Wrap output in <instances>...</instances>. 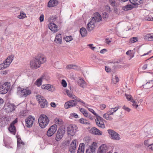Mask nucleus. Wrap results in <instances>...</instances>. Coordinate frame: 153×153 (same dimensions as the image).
<instances>
[{"mask_svg": "<svg viewBox=\"0 0 153 153\" xmlns=\"http://www.w3.org/2000/svg\"><path fill=\"white\" fill-rule=\"evenodd\" d=\"M58 4V1L56 0H50L48 3V6L49 7H52L57 5Z\"/></svg>", "mask_w": 153, "mask_h": 153, "instance_id": "5701e85b", "label": "nucleus"}, {"mask_svg": "<svg viewBox=\"0 0 153 153\" xmlns=\"http://www.w3.org/2000/svg\"><path fill=\"white\" fill-rule=\"evenodd\" d=\"M66 68L68 69H73L74 70H79L80 69L79 67L76 65L72 64L68 65Z\"/></svg>", "mask_w": 153, "mask_h": 153, "instance_id": "a878e982", "label": "nucleus"}, {"mask_svg": "<svg viewBox=\"0 0 153 153\" xmlns=\"http://www.w3.org/2000/svg\"><path fill=\"white\" fill-rule=\"evenodd\" d=\"M85 117H86L89 118L91 120H93L92 116L91 114L88 113Z\"/></svg>", "mask_w": 153, "mask_h": 153, "instance_id": "3c124183", "label": "nucleus"}, {"mask_svg": "<svg viewBox=\"0 0 153 153\" xmlns=\"http://www.w3.org/2000/svg\"><path fill=\"white\" fill-rule=\"evenodd\" d=\"M108 131L111 139L118 140L120 139V135L114 130L109 129L108 130Z\"/></svg>", "mask_w": 153, "mask_h": 153, "instance_id": "0eeeda50", "label": "nucleus"}, {"mask_svg": "<svg viewBox=\"0 0 153 153\" xmlns=\"http://www.w3.org/2000/svg\"><path fill=\"white\" fill-rule=\"evenodd\" d=\"M58 18V17L57 15H54L50 17L48 19H56Z\"/></svg>", "mask_w": 153, "mask_h": 153, "instance_id": "864d4df0", "label": "nucleus"}, {"mask_svg": "<svg viewBox=\"0 0 153 153\" xmlns=\"http://www.w3.org/2000/svg\"><path fill=\"white\" fill-rule=\"evenodd\" d=\"M25 17H26V14L23 11L21 12L20 13V15L18 16V18L20 19H23Z\"/></svg>", "mask_w": 153, "mask_h": 153, "instance_id": "ea45409f", "label": "nucleus"}, {"mask_svg": "<svg viewBox=\"0 0 153 153\" xmlns=\"http://www.w3.org/2000/svg\"><path fill=\"white\" fill-rule=\"evenodd\" d=\"M48 118L45 115L40 116L38 119L39 126L42 128H45L49 123Z\"/></svg>", "mask_w": 153, "mask_h": 153, "instance_id": "f03ea898", "label": "nucleus"}, {"mask_svg": "<svg viewBox=\"0 0 153 153\" xmlns=\"http://www.w3.org/2000/svg\"><path fill=\"white\" fill-rule=\"evenodd\" d=\"M14 57V55H13L9 56L3 63L0 65V70L5 68L9 66L13 60Z\"/></svg>", "mask_w": 153, "mask_h": 153, "instance_id": "7ed1b4c3", "label": "nucleus"}, {"mask_svg": "<svg viewBox=\"0 0 153 153\" xmlns=\"http://www.w3.org/2000/svg\"><path fill=\"white\" fill-rule=\"evenodd\" d=\"M80 122L82 123L85 124H89V123L86 120L84 119L83 118L80 119L79 120Z\"/></svg>", "mask_w": 153, "mask_h": 153, "instance_id": "a18cd8bd", "label": "nucleus"}, {"mask_svg": "<svg viewBox=\"0 0 153 153\" xmlns=\"http://www.w3.org/2000/svg\"><path fill=\"white\" fill-rule=\"evenodd\" d=\"M40 65L36 59L31 60L30 62V67L33 69H36L39 68Z\"/></svg>", "mask_w": 153, "mask_h": 153, "instance_id": "ddd939ff", "label": "nucleus"}, {"mask_svg": "<svg viewBox=\"0 0 153 153\" xmlns=\"http://www.w3.org/2000/svg\"><path fill=\"white\" fill-rule=\"evenodd\" d=\"M3 100L1 98H0V108H1L2 105L3 103Z\"/></svg>", "mask_w": 153, "mask_h": 153, "instance_id": "e2e57ef3", "label": "nucleus"}, {"mask_svg": "<svg viewBox=\"0 0 153 153\" xmlns=\"http://www.w3.org/2000/svg\"><path fill=\"white\" fill-rule=\"evenodd\" d=\"M107 51V50L105 49H103L100 51V52L102 54H104Z\"/></svg>", "mask_w": 153, "mask_h": 153, "instance_id": "680f3d73", "label": "nucleus"}, {"mask_svg": "<svg viewBox=\"0 0 153 153\" xmlns=\"http://www.w3.org/2000/svg\"><path fill=\"white\" fill-rule=\"evenodd\" d=\"M102 16L103 19L108 18V15L106 12H104L102 13Z\"/></svg>", "mask_w": 153, "mask_h": 153, "instance_id": "09e8293b", "label": "nucleus"}, {"mask_svg": "<svg viewBox=\"0 0 153 153\" xmlns=\"http://www.w3.org/2000/svg\"><path fill=\"white\" fill-rule=\"evenodd\" d=\"M77 128L74 124L71 125L67 127V131L68 134L71 136H73L76 132Z\"/></svg>", "mask_w": 153, "mask_h": 153, "instance_id": "6e6552de", "label": "nucleus"}, {"mask_svg": "<svg viewBox=\"0 0 153 153\" xmlns=\"http://www.w3.org/2000/svg\"><path fill=\"white\" fill-rule=\"evenodd\" d=\"M149 149H153V144H151L149 146Z\"/></svg>", "mask_w": 153, "mask_h": 153, "instance_id": "774afa93", "label": "nucleus"}, {"mask_svg": "<svg viewBox=\"0 0 153 153\" xmlns=\"http://www.w3.org/2000/svg\"><path fill=\"white\" fill-rule=\"evenodd\" d=\"M48 103L45 99H43V101L42 102L40 106L42 108H45L48 107Z\"/></svg>", "mask_w": 153, "mask_h": 153, "instance_id": "f704fd0d", "label": "nucleus"}, {"mask_svg": "<svg viewBox=\"0 0 153 153\" xmlns=\"http://www.w3.org/2000/svg\"><path fill=\"white\" fill-rule=\"evenodd\" d=\"M80 32L82 37L85 36L87 35V32L85 28L82 27L81 28L80 30Z\"/></svg>", "mask_w": 153, "mask_h": 153, "instance_id": "c85d7f7f", "label": "nucleus"}, {"mask_svg": "<svg viewBox=\"0 0 153 153\" xmlns=\"http://www.w3.org/2000/svg\"><path fill=\"white\" fill-rule=\"evenodd\" d=\"M31 93V91L27 89L22 88L20 87L17 88V94L20 97H26Z\"/></svg>", "mask_w": 153, "mask_h": 153, "instance_id": "20e7f679", "label": "nucleus"}, {"mask_svg": "<svg viewBox=\"0 0 153 153\" xmlns=\"http://www.w3.org/2000/svg\"><path fill=\"white\" fill-rule=\"evenodd\" d=\"M8 129L9 131L12 133L13 134L15 135V134L16 130L14 125H13L10 124Z\"/></svg>", "mask_w": 153, "mask_h": 153, "instance_id": "c756f323", "label": "nucleus"}, {"mask_svg": "<svg viewBox=\"0 0 153 153\" xmlns=\"http://www.w3.org/2000/svg\"><path fill=\"white\" fill-rule=\"evenodd\" d=\"M41 65L45 62L46 59L42 55H39L35 58Z\"/></svg>", "mask_w": 153, "mask_h": 153, "instance_id": "a211bd4d", "label": "nucleus"}, {"mask_svg": "<svg viewBox=\"0 0 153 153\" xmlns=\"http://www.w3.org/2000/svg\"><path fill=\"white\" fill-rule=\"evenodd\" d=\"M57 126L53 125L52 126L48 129L47 133V135L48 137H51L56 132L57 130Z\"/></svg>", "mask_w": 153, "mask_h": 153, "instance_id": "9b49d317", "label": "nucleus"}, {"mask_svg": "<svg viewBox=\"0 0 153 153\" xmlns=\"http://www.w3.org/2000/svg\"><path fill=\"white\" fill-rule=\"evenodd\" d=\"M42 80H41V79L39 78L37 79V80L35 82V84L38 86H39L42 84Z\"/></svg>", "mask_w": 153, "mask_h": 153, "instance_id": "49530a36", "label": "nucleus"}, {"mask_svg": "<svg viewBox=\"0 0 153 153\" xmlns=\"http://www.w3.org/2000/svg\"><path fill=\"white\" fill-rule=\"evenodd\" d=\"M55 121L56 124L59 125L63 124V121L61 119L56 118L55 119Z\"/></svg>", "mask_w": 153, "mask_h": 153, "instance_id": "58836bf2", "label": "nucleus"}, {"mask_svg": "<svg viewBox=\"0 0 153 153\" xmlns=\"http://www.w3.org/2000/svg\"><path fill=\"white\" fill-rule=\"evenodd\" d=\"M35 120L34 117L30 116L25 119L26 126L28 127H31L33 124V121Z\"/></svg>", "mask_w": 153, "mask_h": 153, "instance_id": "4468645a", "label": "nucleus"}, {"mask_svg": "<svg viewBox=\"0 0 153 153\" xmlns=\"http://www.w3.org/2000/svg\"><path fill=\"white\" fill-rule=\"evenodd\" d=\"M120 108L119 106H117L114 108H110L107 112L104 114L103 116V117L107 120H111L113 119L111 115L113 114Z\"/></svg>", "mask_w": 153, "mask_h": 153, "instance_id": "f257e3e1", "label": "nucleus"}, {"mask_svg": "<svg viewBox=\"0 0 153 153\" xmlns=\"http://www.w3.org/2000/svg\"><path fill=\"white\" fill-rule=\"evenodd\" d=\"M92 45H93V44H90L88 45V46L92 50H94V49L96 48L95 47H93Z\"/></svg>", "mask_w": 153, "mask_h": 153, "instance_id": "bf43d9fd", "label": "nucleus"}, {"mask_svg": "<svg viewBox=\"0 0 153 153\" xmlns=\"http://www.w3.org/2000/svg\"><path fill=\"white\" fill-rule=\"evenodd\" d=\"M76 102L74 100H70L65 102L64 105V107L65 108L68 109L69 108L75 106L76 105Z\"/></svg>", "mask_w": 153, "mask_h": 153, "instance_id": "2eb2a0df", "label": "nucleus"}, {"mask_svg": "<svg viewBox=\"0 0 153 153\" xmlns=\"http://www.w3.org/2000/svg\"><path fill=\"white\" fill-rule=\"evenodd\" d=\"M94 16L91 18V19H102L101 15L98 12H95L93 14Z\"/></svg>", "mask_w": 153, "mask_h": 153, "instance_id": "7c9ffc66", "label": "nucleus"}, {"mask_svg": "<svg viewBox=\"0 0 153 153\" xmlns=\"http://www.w3.org/2000/svg\"><path fill=\"white\" fill-rule=\"evenodd\" d=\"M76 140H73L70 146L69 150L70 152L74 153L75 152L76 148Z\"/></svg>", "mask_w": 153, "mask_h": 153, "instance_id": "dca6fc26", "label": "nucleus"}, {"mask_svg": "<svg viewBox=\"0 0 153 153\" xmlns=\"http://www.w3.org/2000/svg\"><path fill=\"white\" fill-rule=\"evenodd\" d=\"M130 2L133 4H140L143 2L142 0H129Z\"/></svg>", "mask_w": 153, "mask_h": 153, "instance_id": "72a5a7b5", "label": "nucleus"}, {"mask_svg": "<svg viewBox=\"0 0 153 153\" xmlns=\"http://www.w3.org/2000/svg\"><path fill=\"white\" fill-rule=\"evenodd\" d=\"M62 35L60 33H57L56 36L54 39V42L58 45H60L62 44Z\"/></svg>", "mask_w": 153, "mask_h": 153, "instance_id": "6ab92c4d", "label": "nucleus"}, {"mask_svg": "<svg viewBox=\"0 0 153 153\" xmlns=\"http://www.w3.org/2000/svg\"><path fill=\"white\" fill-rule=\"evenodd\" d=\"M78 83L79 85L82 88H84L86 86V83L82 79H80L78 80Z\"/></svg>", "mask_w": 153, "mask_h": 153, "instance_id": "bb28decb", "label": "nucleus"}, {"mask_svg": "<svg viewBox=\"0 0 153 153\" xmlns=\"http://www.w3.org/2000/svg\"><path fill=\"white\" fill-rule=\"evenodd\" d=\"M66 94H67L68 96L72 99H74L76 98V96L74 95H73L72 94L71 92V91L67 90L66 91Z\"/></svg>", "mask_w": 153, "mask_h": 153, "instance_id": "e433bc0d", "label": "nucleus"}, {"mask_svg": "<svg viewBox=\"0 0 153 153\" xmlns=\"http://www.w3.org/2000/svg\"><path fill=\"white\" fill-rule=\"evenodd\" d=\"M96 148L92 146H90L86 151V153H95Z\"/></svg>", "mask_w": 153, "mask_h": 153, "instance_id": "cd10ccee", "label": "nucleus"}, {"mask_svg": "<svg viewBox=\"0 0 153 153\" xmlns=\"http://www.w3.org/2000/svg\"><path fill=\"white\" fill-rule=\"evenodd\" d=\"M42 88L43 89L49 90L51 88H53V89L50 90V91H53L55 90V87L49 84H47L46 85H43L41 86Z\"/></svg>", "mask_w": 153, "mask_h": 153, "instance_id": "4be33fe9", "label": "nucleus"}, {"mask_svg": "<svg viewBox=\"0 0 153 153\" xmlns=\"http://www.w3.org/2000/svg\"><path fill=\"white\" fill-rule=\"evenodd\" d=\"M17 119L16 118L13 122L11 123L10 124L14 125V124L17 123Z\"/></svg>", "mask_w": 153, "mask_h": 153, "instance_id": "0e129e2a", "label": "nucleus"}, {"mask_svg": "<svg viewBox=\"0 0 153 153\" xmlns=\"http://www.w3.org/2000/svg\"><path fill=\"white\" fill-rule=\"evenodd\" d=\"M90 132L94 134L100 135L102 134V132L95 127H93L90 131Z\"/></svg>", "mask_w": 153, "mask_h": 153, "instance_id": "412c9836", "label": "nucleus"}, {"mask_svg": "<svg viewBox=\"0 0 153 153\" xmlns=\"http://www.w3.org/2000/svg\"><path fill=\"white\" fill-rule=\"evenodd\" d=\"M103 119L98 116L95 119L96 123L97 125L99 127L103 128H105V124L103 122Z\"/></svg>", "mask_w": 153, "mask_h": 153, "instance_id": "9d476101", "label": "nucleus"}, {"mask_svg": "<svg viewBox=\"0 0 153 153\" xmlns=\"http://www.w3.org/2000/svg\"><path fill=\"white\" fill-rule=\"evenodd\" d=\"M102 20H92L87 24V28L89 31H91L93 30L95 24L96 22H99L101 21Z\"/></svg>", "mask_w": 153, "mask_h": 153, "instance_id": "1a4fd4ad", "label": "nucleus"}, {"mask_svg": "<svg viewBox=\"0 0 153 153\" xmlns=\"http://www.w3.org/2000/svg\"><path fill=\"white\" fill-rule=\"evenodd\" d=\"M4 107L7 113H9L15 110V106L13 104L7 103L4 105Z\"/></svg>", "mask_w": 153, "mask_h": 153, "instance_id": "f8f14e48", "label": "nucleus"}, {"mask_svg": "<svg viewBox=\"0 0 153 153\" xmlns=\"http://www.w3.org/2000/svg\"><path fill=\"white\" fill-rule=\"evenodd\" d=\"M144 144L146 146H149V144L148 143V140H145L144 141Z\"/></svg>", "mask_w": 153, "mask_h": 153, "instance_id": "338daca9", "label": "nucleus"}, {"mask_svg": "<svg viewBox=\"0 0 153 153\" xmlns=\"http://www.w3.org/2000/svg\"><path fill=\"white\" fill-rule=\"evenodd\" d=\"M106 107V105L105 104H102L100 105V108L101 109H104Z\"/></svg>", "mask_w": 153, "mask_h": 153, "instance_id": "052dcab7", "label": "nucleus"}, {"mask_svg": "<svg viewBox=\"0 0 153 153\" xmlns=\"http://www.w3.org/2000/svg\"><path fill=\"white\" fill-rule=\"evenodd\" d=\"M133 7L132 5L131 4L128 5L123 7V9L125 11H128L132 9Z\"/></svg>", "mask_w": 153, "mask_h": 153, "instance_id": "c9c22d12", "label": "nucleus"}, {"mask_svg": "<svg viewBox=\"0 0 153 153\" xmlns=\"http://www.w3.org/2000/svg\"><path fill=\"white\" fill-rule=\"evenodd\" d=\"M126 98L128 100L131 101L132 100L131 95L125 94Z\"/></svg>", "mask_w": 153, "mask_h": 153, "instance_id": "4d7b16f0", "label": "nucleus"}, {"mask_svg": "<svg viewBox=\"0 0 153 153\" xmlns=\"http://www.w3.org/2000/svg\"><path fill=\"white\" fill-rule=\"evenodd\" d=\"M65 132V128H60L58 130L56 133V140L59 141L62 138Z\"/></svg>", "mask_w": 153, "mask_h": 153, "instance_id": "39448f33", "label": "nucleus"}, {"mask_svg": "<svg viewBox=\"0 0 153 153\" xmlns=\"http://www.w3.org/2000/svg\"><path fill=\"white\" fill-rule=\"evenodd\" d=\"M144 38L148 41H153V33L146 35L145 36Z\"/></svg>", "mask_w": 153, "mask_h": 153, "instance_id": "2f4dec72", "label": "nucleus"}, {"mask_svg": "<svg viewBox=\"0 0 153 153\" xmlns=\"http://www.w3.org/2000/svg\"><path fill=\"white\" fill-rule=\"evenodd\" d=\"M61 83L63 86L64 87H66L67 85V83L65 80L62 79V80Z\"/></svg>", "mask_w": 153, "mask_h": 153, "instance_id": "8fccbe9b", "label": "nucleus"}, {"mask_svg": "<svg viewBox=\"0 0 153 153\" xmlns=\"http://www.w3.org/2000/svg\"><path fill=\"white\" fill-rule=\"evenodd\" d=\"M89 111L93 113L94 115H95L96 117H97L99 115L94 111L92 108H88Z\"/></svg>", "mask_w": 153, "mask_h": 153, "instance_id": "de8ad7c7", "label": "nucleus"}, {"mask_svg": "<svg viewBox=\"0 0 153 153\" xmlns=\"http://www.w3.org/2000/svg\"><path fill=\"white\" fill-rule=\"evenodd\" d=\"M75 100H76L77 101L80 102L82 103V104H85V102L82 101L81 99L79 98H78L76 97V98L74 99Z\"/></svg>", "mask_w": 153, "mask_h": 153, "instance_id": "5fc2aeb1", "label": "nucleus"}, {"mask_svg": "<svg viewBox=\"0 0 153 153\" xmlns=\"http://www.w3.org/2000/svg\"><path fill=\"white\" fill-rule=\"evenodd\" d=\"M137 41V38L136 37H133L131 38L129 40V42L131 43H133L136 42Z\"/></svg>", "mask_w": 153, "mask_h": 153, "instance_id": "37998d69", "label": "nucleus"}, {"mask_svg": "<svg viewBox=\"0 0 153 153\" xmlns=\"http://www.w3.org/2000/svg\"><path fill=\"white\" fill-rule=\"evenodd\" d=\"M10 83L5 82L0 88V93L1 94H4L6 93L10 88Z\"/></svg>", "mask_w": 153, "mask_h": 153, "instance_id": "423d86ee", "label": "nucleus"}, {"mask_svg": "<svg viewBox=\"0 0 153 153\" xmlns=\"http://www.w3.org/2000/svg\"><path fill=\"white\" fill-rule=\"evenodd\" d=\"M39 78L42 81L45 80H47V76L45 75H43Z\"/></svg>", "mask_w": 153, "mask_h": 153, "instance_id": "13d9d810", "label": "nucleus"}, {"mask_svg": "<svg viewBox=\"0 0 153 153\" xmlns=\"http://www.w3.org/2000/svg\"><path fill=\"white\" fill-rule=\"evenodd\" d=\"M108 150L107 146L105 144H102L98 149L97 153H106Z\"/></svg>", "mask_w": 153, "mask_h": 153, "instance_id": "f3484780", "label": "nucleus"}, {"mask_svg": "<svg viewBox=\"0 0 153 153\" xmlns=\"http://www.w3.org/2000/svg\"><path fill=\"white\" fill-rule=\"evenodd\" d=\"M36 98L37 101L40 105L41 104L43 101V99H45V98L41 96L40 95H37Z\"/></svg>", "mask_w": 153, "mask_h": 153, "instance_id": "473e14b6", "label": "nucleus"}, {"mask_svg": "<svg viewBox=\"0 0 153 153\" xmlns=\"http://www.w3.org/2000/svg\"><path fill=\"white\" fill-rule=\"evenodd\" d=\"M131 102H132L133 103L132 104V105L133 106L136 108H137V107L138 106V104L139 103V101L137 102H136L135 100H134L133 99H132V100H131Z\"/></svg>", "mask_w": 153, "mask_h": 153, "instance_id": "4c0bfd02", "label": "nucleus"}, {"mask_svg": "<svg viewBox=\"0 0 153 153\" xmlns=\"http://www.w3.org/2000/svg\"><path fill=\"white\" fill-rule=\"evenodd\" d=\"M66 42H69L71 41L72 39V37L71 36H66L64 38Z\"/></svg>", "mask_w": 153, "mask_h": 153, "instance_id": "79ce46f5", "label": "nucleus"}, {"mask_svg": "<svg viewBox=\"0 0 153 153\" xmlns=\"http://www.w3.org/2000/svg\"><path fill=\"white\" fill-rule=\"evenodd\" d=\"M144 88L148 89L153 86V80L147 82L146 84L143 85Z\"/></svg>", "mask_w": 153, "mask_h": 153, "instance_id": "393cba45", "label": "nucleus"}, {"mask_svg": "<svg viewBox=\"0 0 153 153\" xmlns=\"http://www.w3.org/2000/svg\"><path fill=\"white\" fill-rule=\"evenodd\" d=\"M48 27L53 33H56L59 30L57 26L53 23H51L48 25Z\"/></svg>", "mask_w": 153, "mask_h": 153, "instance_id": "aec40b11", "label": "nucleus"}, {"mask_svg": "<svg viewBox=\"0 0 153 153\" xmlns=\"http://www.w3.org/2000/svg\"><path fill=\"white\" fill-rule=\"evenodd\" d=\"M110 2L112 6H115V1L114 0H110Z\"/></svg>", "mask_w": 153, "mask_h": 153, "instance_id": "6e6d98bb", "label": "nucleus"}, {"mask_svg": "<svg viewBox=\"0 0 153 153\" xmlns=\"http://www.w3.org/2000/svg\"><path fill=\"white\" fill-rule=\"evenodd\" d=\"M119 79L118 77L115 76L114 78H113L112 79V82L116 84L117 82H118Z\"/></svg>", "mask_w": 153, "mask_h": 153, "instance_id": "c03bdc74", "label": "nucleus"}, {"mask_svg": "<svg viewBox=\"0 0 153 153\" xmlns=\"http://www.w3.org/2000/svg\"><path fill=\"white\" fill-rule=\"evenodd\" d=\"M85 150V144L83 143H81L77 150V153H84Z\"/></svg>", "mask_w": 153, "mask_h": 153, "instance_id": "b1692460", "label": "nucleus"}, {"mask_svg": "<svg viewBox=\"0 0 153 153\" xmlns=\"http://www.w3.org/2000/svg\"><path fill=\"white\" fill-rule=\"evenodd\" d=\"M105 69L106 71L108 72H109L110 71V69L107 67L105 66Z\"/></svg>", "mask_w": 153, "mask_h": 153, "instance_id": "69168bd1", "label": "nucleus"}, {"mask_svg": "<svg viewBox=\"0 0 153 153\" xmlns=\"http://www.w3.org/2000/svg\"><path fill=\"white\" fill-rule=\"evenodd\" d=\"M79 111L82 112L85 116L88 113L85 109L82 108H80Z\"/></svg>", "mask_w": 153, "mask_h": 153, "instance_id": "a19ab883", "label": "nucleus"}, {"mask_svg": "<svg viewBox=\"0 0 153 153\" xmlns=\"http://www.w3.org/2000/svg\"><path fill=\"white\" fill-rule=\"evenodd\" d=\"M123 109L128 112H129L131 110L128 107H126L125 105L123 106Z\"/></svg>", "mask_w": 153, "mask_h": 153, "instance_id": "603ef678", "label": "nucleus"}]
</instances>
